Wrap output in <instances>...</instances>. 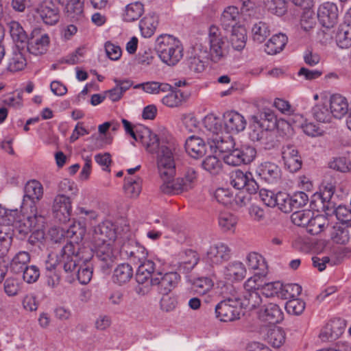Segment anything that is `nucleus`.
Here are the masks:
<instances>
[{"instance_id":"obj_54","label":"nucleus","mask_w":351,"mask_h":351,"mask_svg":"<svg viewBox=\"0 0 351 351\" xmlns=\"http://www.w3.org/2000/svg\"><path fill=\"white\" fill-rule=\"evenodd\" d=\"M203 47L201 46L199 48L200 53H203L202 51ZM201 57H204V53L202 56L195 53L193 56H190L187 60V65L189 71L193 73H200L205 70L206 68V62L203 60Z\"/></svg>"},{"instance_id":"obj_22","label":"nucleus","mask_w":351,"mask_h":351,"mask_svg":"<svg viewBox=\"0 0 351 351\" xmlns=\"http://www.w3.org/2000/svg\"><path fill=\"white\" fill-rule=\"evenodd\" d=\"M10 37L14 47H26L28 43V36L21 23L16 21L4 19Z\"/></svg>"},{"instance_id":"obj_52","label":"nucleus","mask_w":351,"mask_h":351,"mask_svg":"<svg viewBox=\"0 0 351 351\" xmlns=\"http://www.w3.org/2000/svg\"><path fill=\"white\" fill-rule=\"evenodd\" d=\"M147 93L158 94L160 92H167L171 90V86L167 83H160L158 82H147L138 84L135 88H140Z\"/></svg>"},{"instance_id":"obj_47","label":"nucleus","mask_w":351,"mask_h":351,"mask_svg":"<svg viewBox=\"0 0 351 351\" xmlns=\"http://www.w3.org/2000/svg\"><path fill=\"white\" fill-rule=\"evenodd\" d=\"M142 188V180L138 176H130L125 178L124 191L130 197H136L139 195Z\"/></svg>"},{"instance_id":"obj_24","label":"nucleus","mask_w":351,"mask_h":351,"mask_svg":"<svg viewBox=\"0 0 351 351\" xmlns=\"http://www.w3.org/2000/svg\"><path fill=\"white\" fill-rule=\"evenodd\" d=\"M45 23L50 25L56 24L59 20V10L51 1H43L36 8Z\"/></svg>"},{"instance_id":"obj_11","label":"nucleus","mask_w":351,"mask_h":351,"mask_svg":"<svg viewBox=\"0 0 351 351\" xmlns=\"http://www.w3.org/2000/svg\"><path fill=\"white\" fill-rule=\"evenodd\" d=\"M86 232V228L84 225L81 223L73 224L64 231V230H60L59 228H51L49 230L51 239L56 243L60 242L62 239L64 238L70 239L71 243H78L82 241Z\"/></svg>"},{"instance_id":"obj_51","label":"nucleus","mask_w":351,"mask_h":351,"mask_svg":"<svg viewBox=\"0 0 351 351\" xmlns=\"http://www.w3.org/2000/svg\"><path fill=\"white\" fill-rule=\"evenodd\" d=\"M218 223L222 231L233 232L237 223V217L230 213H221L218 217Z\"/></svg>"},{"instance_id":"obj_53","label":"nucleus","mask_w":351,"mask_h":351,"mask_svg":"<svg viewBox=\"0 0 351 351\" xmlns=\"http://www.w3.org/2000/svg\"><path fill=\"white\" fill-rule=\"evenodd\" d=\"M214 283L210 278L200 277L193 281L192 289L196 294L203 295L210 291Z\"/></svg>"},{"instance_id":"obj_7","label":"nucleus","mask_w":351,"mask_h":351,"mask_svg":"<svg viewBox=\"0 0 351 351\" xmlns=\"http://www.w3.org/2000/svg\"><path fill=\"white\" fill-rule=\"evenodd\" d=\"M56 261L65 272H72L81 261L80 254L75 250V246L71 242L67 243L56 255Z\"/></svg>"},{"instance_id":"obj_38","label":"nucleus","mask_w":351,"mask_h":351,"mask_svg":"<svg viewBox=\"0 0 351 351\" xmlns=\"http://www.w3.org/2000/svg\"><path fill=\"white\" fill-rule=\"evenodd\" d=\"M288 38L285 34L274 35L265 44V51L267 53L274 55L280 52L287 43Z\"/></svg>"},{"instance_id":"obj_15","label":"nucleus","mask_w":351,"mask_h":351,"mask_svg":"<svg viewBox=\"0 0 351 351\" xmlns=\"http://www.w3.org/2000/svg\"><path fill=\"white\" fill-rule=\"evenodd\" d=\"M346 329L345 321L341 318H334L322 329L319 338L323 341H332L339 338Z\"/></svg>"},{"instance_id":"obj_30","label":"nucleus","mask_w":351,"mask_h":351,"mask_svg":"<svg viewBox=\"0 0 351 351\" xmlns=\"http://www.w3.org/2000/svg\"><path fill=\"white\" fill-rule=\"evenodd\" d=\"M259 316L269 324H277L283 319L284 314L278 304L269 303L263 306L259 312Z\"/></svg>"},{"instance_id":"obj_21","label":"nucleus","mask_w":351,"mask_h":351,"mask_svg":"<svg viewBox=\"0 0 351 351\" xmlns=\"http://www.w3.org/2000/svg\"><path fill=\"white\" fill-rule=\"evenodd\" d=\"M136 272V282L140 285H150V280L153 277H156V275L159 269L157 268V263L151 259L147 258L140 262Z\"/></svg>"},{"instance_id":"obj_13","label":"nucleus","mask_w":351,"mask_h":351,"mask_svg":"<svg viewBox=\"0 0 351 351\" xmlns=\"http://www.w3.org/2000/svg\"><path fill=\"white\" fill-rule=\"evenodd\" d=\"M116 238V226L110 221H104L94 228L93 243H114Z\"/></svg>"},{"instance_id":"obj_58","label":"nucleus","mask_w":351,"mask_h":351,"mask_svg":"<svg viewBox=\"0 0 351 351\" xmlns=\"http://www.w3.org/2000/svg\"><path fill=\"white\" fill-rule=\"evenodd\" d=\"M58 191L60 193L58 195H64L72 198L76 196L78 189L73 181L65 178L59 182Z\"/></svg>"},{"instance_id":"obj_27","label":"nucleus","mask_w":351,"mask_h":351,"mask_svg":"<svg viewBox=\"0 0 351 351\" xmlns=\"http://www.w3.org/2000/svg\"><path fill=\"white\" fill-rule=\"evenodd\" d=\"M225 279L230 282L242 280L246 276L245 265L239 261H233L228 264L223 269Z\"/></svg>"},{"instance_id":"obj_25","label":"nucleus","mask_w":351,"mask_h":351,"mask_svg":"<svg viewBox=\"0 0 351 351\" xmlns=\"http://www.w3.org/2000/svg\"><path fill=\"white\" fill-rule=\"evenodd\" d=\"M140 130H136L138 133V137L136 141L141 142L145 147L147 152L154 153L159 151L160 142L157 135L153 133L149 128L147 127H139Z\"/></svg>"},{"instance_id":"obj_18","label":"nucleus","mask_w":351,"mask_h":351,"mask_svg":"<svg viewBox=\"0 0 351 351\" xmlns=\"http://www.w3.org/2000/svg\"><path fill=\"white\" fill-rule=\"evenodd\" d=\"M317 18L322 26L332 27L337 21V6L331 2L322 3L317 10Z\"/></svg>"},{"instance_id":"obj_8","label":"nucleus","mask_w":351,"mask_h":351,"mask_svg":"<svg viewBox=\"0 0 351 351\" xmlns=\"http://www.w3.org/2000/svg\"><path fill=\"white\" fill-rule=\"evenodd\" d=\"M256 149L250 145H244L240 148L233 149L223 156L225 163L231 166H239L251 162L256 157Z\"/></svg>"},{"instance_id":"obj_61","label":"nucleus","mask_w":351,"mask_h":351,"mask_svg":"<svg viewBox=\"0 0 351 351\" xmlns=\"http://www.w3.org/2000/svg\"><path fill=\"white\" fill-rule=\"evenodd\" d=\"M313 213L310 210H302L294 212L291 216V221L298 226L306 227Z\"/></svg>"},{"instance_id":"obj_23","label":"nucleus","mask_w":351,"mask_h":351,"mask_svg":"<svg viewBox=\"0 0 351 351\" xmlns=\"http://www.w3.org/2000/svg\"><path fill=\"white\" fill-rule=\"evenodd\" d=\"M257 173L265 182L274 184L281 178V169L275 163L271 162H262L257 168Z\"/></svg>"},{"instance_id":"obj_2","label":"nucleus","mask_w":351,"mask_h":351,"mask_svg":"<svg viewBox=\"0 0 351 351\" xmlns=\"http://www.w3.org/2000/svg\"><path fill=\"white\" fill-rule=\"evenodd\" d=\"M156 50L162 62L169 66H175L183 57V47L175 37L164 34L156 40Z\"/></svg>"},{"instance_id":"obj_42","label":"nucleus","mask_w":351,"mask_h":351,"mask_svg":"<svg viewBox=\"0 0 351 351\" xmlns=\"http://www.w3.org/2000/svg\"><path fill=\"white\" fill-rule=\"evenodd\" d=\"M246 264L249 269L258 271L256 274L265 275L267 265L263 257L258 253L251 252L246 257Z\"/></svg>"},{"instance_id":"obj_12","label":"nucleus","mask_w":351,"mask_h":351,"mask_svg":"<svg viewBox=\"0 0 351 351\" xmlns=\"http://www.w3.org/2000/svg\"><path fill=\"white\" fill-rule=\"evenodd\" d=\"M49 44V37L47 34H42L40 29L35 28L28 38L25 49L36 56L46 53Z\"/></svg>"},{"instance_id":"obj_19","label":"nucleus","mask_w":351,"mask_h":351,"mask_svg":"<svg viewBox=\"0 0 351 351\" xmlns=\"http://www.w3.org/2000/svg\"><path fill=\"white\" fill-rule=\"evenodd\" d=\"M281 154L285 167L290 172L295 173L301 169L302 165L301 156L293 145L283 146Z\"/></svg>"},{"instance_id":"obj_35","label":"nucleus","mask_w":351,"mask_h":351,"mask_svg":"<svg viewBox=\"0 0 351 351\" xmlns=\"http://www.w3.org/2000/svg\"><path fill=\"white\" fill-rule=\"evenodd\" d=\"M239 293H241V300H239V302L243 308L252 310L258 307L263 302L262 298L258 291H239Z\"/></svg>"},{"instance_id":"obj_62","label":"nucleus","mask_w":351,"mask_h":351,"mask_svg":"<svg viewBox=\"0 0 351 351\" xmlns=\"http://www.w3.org/2000/svg\"><path fill=\"white\" fill-rule=\"evenodd\" d=\"M305 306L306 304L303 300L295 298L286 302L285 309L290 315H299L303 313Z\"/></svg>"},{"instance_id":"obj_6","label":"nucleus","mask_w":351,"mask_h":351,"mask_svg":"<svg viewBox=\"0 0 351 351\" xmlns=\"http://www.w3.org/2000/svg\"><path fill=\"white\" fill-rule=\"evenodd\" d=\"M43 195V185L38 181L32 180L28 181L24 187V195L21 205L22 213L28 214L29 210H37L36 203Z\"/></svg>"},{"instance_id":"obj_55","label":"nucleus","mask_w":351,"mask_h":351,"mask_svg":"<svg viewBox=\"0 0 351 351\" xmlns=\"http://www.w3.org/2000/svg\"><path fill=\"white\" fill-rule=\"evenodd\" d=\"M203 123L206 130L212 133L211 137L219 135V133L222 131L221 121L214 114L206 115L204 119Z\"/></svg>"},{"instance_id":"obj_63","label":"nucleus","mask_w":351,"mask_h":351,"mask_svg":"<svg viewBox=\"0 0 351 351\" xmlns=\"http://www.w3.org/2000/svg\"><path fill=\"white\" fill-rule=\"evenodd\" d=\"M125 253L128 255L129 258L134 263H139L145 258H147V253L144 247L140 245H135L131 247V249L125 250Z\"/></svg>"},{"instance_id":"obj_16","label":"nucleus","mask_w":351,"mask_h":351,"mask_svg":"<svg viewBox=\"0 0 351 351\" xmlns=\"http://www.w3.org/2000/svg\"><path fill=\"white\" fill-rule=\"evenodd\" d=\"M71 197L64 195H57L53 200L52 210L60 221H69L72 212Z\"/></svg>"},{"instance_id":"obj_43","label":"nucleus","mask_w":351,"mask_h":351,"mask_svg":"<svg viewBox=\"0 0 351 351\" xmlns=\"http://www.w3.org/2000/svg\"><path fill=\"white\" fill-rule=\"evenodd\" d=\"M312 114L317 121L322 123H330L333 118L327 102H319L315 105L312 108Z\"/></svg>"},{"instance_id":"obj_41","label":"nucleus","mask_w":351,"mask_h":351,"mask_svg":"<svg viewBox=\"0 0 351 351\" xmlns=\"http://www.w3.org/2000/svg\"><path fill=\"white\" fill-rule=\"evenodd\" d=\"M30 261V255L27 252H18L10 262V270L14 274H21L27 267Z\"/></svg>"},{"instance_id":"obj_29","label":"nucleus","mask_w":351,"mask_h":351,"mask_svg":"<svg viewBox=\"0 0 351 351\" xmlns=\"http://www.w3.org/2000/svg\"><path fill=\"white\" fill-rule=\"evenodd\" d=\"M185 150L193 158H199L206 154V143L202 138L191 136L185 141Z\"/></svg>"},{"instance_id":"obj_49","label":"nucleus","mask_w":351,"mask_h":351,"mask_svg":"<svg viewBox=\"0 0 351 351\" xmlns=\"http://www.w3.org/2000/svg\"><path fill=\"white\" fill-rule=\"evenodd\" d=\"M270 34L268 24L263 21L255 23L252 27V38L258 43H263Z\"/></svg>"},{"instance_id":"obj_37","label":"nucleus","mask_w":351,"mask_h":351,"mask_svg":"<svg viewBox=\"0 0 351 351\" xmlns=\"http://www.w3.org/2000/svg\"><path fill=\"white\" fill-rule=\"evenodd\" d=\"M329 226L328 219L323 215H312L306 228V231L312 235H317L324 232Z\"/></svg>"},{"instance_id":"obj_45","label":"nucleus","mask_w":351,"mask_h":351,"mask_svg":"<svg viewBox=\"0 0 351 351\" xmlns=\"http://www.w3.org/2000/svg\"><path fill=\"white\" fill-rule=\"evenodd\" d=\"M114 82L116 86L107 92L108 97L113 101H118L120 100L123 93L132 86V82L130 80H120L114 79Z\"/></svg>"},{"instance_id":"obj_26","label":"nucleus","mask_w":351,"mask_h":351,"mask_svg":"<svg viewBox=\"0 0 351 351\" xmlns=\"http://www.w3.org/2000/svg\"><path fill=\"white\" fill-rule=\"evenodd\" d=\"M26 51L25 47H14L12 48L7 66V69L9 71L17 72L25 67L27 64V60L25 57Z\"/></svg>"},{"instance_id":"obj_64","label":"nucleus","mask_w":351,"mask_h":351,"mask_svg":"<svg viewBox=\"0 0 351 351\" xmlns=\"http://www.w3.org/2000/svg\"><path fill=\"white\" fill-rule=\"evenodd\" d=\"M268 341L275 348L280 347L285 341V332L279 327L270 330L268 334Z\"/></svg>"},{"instance_id":"obj_1","label":"nucleus","mask_w":351,"mask_h":351,"mask_svg":"<svg viewBox=\"0 0 351 351\" xmlns=\"http://www.w3.org/2000/svg\"><path fill=\"white\" fill-rule=\"evenodd\" d=\"M206 43L208 47H205L204 57L213 63L222 62L226 60L229 55V44L218 27L211 25L209 27Z\"/></svg>"},{"instance_id":"obj_28","label":"nucleus","mask_w":351,"mask_h":351,"mask_svg":"<svg viewBox=\"0 0 351 351\" xmlns=\"http://www.w3.org/2000/svg\"><path fill=\"white\" fill-rule=\"evenodd\" d=\"M328 104L333 118L340 119L348 112V102L346 98L341 95H332Z\"/></svg>"},{"instance_id":"obj_48","label":"nucleus","mask_w":351,"mask_h":351,"mask_svg":"<svg viewBox=\"0 0 351 351\" xmlns=\"http://www.w3.org/2000/svg\"><path fill=\"white\" fill-rule=\"evenodd\" d=\"M335 40L341 49H348L351 47V27L349 25H341L337 32Z\"/></svg>"},{"instance_id":"obj_31","label":"nucleus","mask_w":351,"mask_h":351,"mask_svg":"<svg viewBox=\"0 0 351 351\" xmlns=\"http://www.w3.org/2000/svg\"><path fill=\"white\" fill-rule=\"evenodd\" d=\"M178 269L183 273L190 272L198 263L199 256L198 254L192 250H186L180 253Z\"/></svg>"},{"instance_id":"obj_10","label":"nucleus","mask_w":351,"mask_h":351,"mask_svg":"<svg viewBox=\"0 0 351 351\" xmlns=\"http://www.w3.org/2000/svg\"><path fill=\"white\" fill-rule=\"evenodd\" d=\"M230 184L234 189L245 190L250 194H255L259 189L250 172H243L239 169L231 173Z\"/></svg>"},{"instance_id":"obj_34","label":"nucleus","mask_w":351,"mask_h":351,"mask_svg":"<svg viewBox=\"0 0 351 351\" xmlns=\"http://www.w3.org/2000/svg\"><path fill=\"white\" fill-rule=\"evenodd\" d=\"M208 140L211 148H215L221 153L228 154L234 147V139L230 136L217 135L215 137H209Z\"/></svg>"},{"instance_id":"obj_3","label":"nucleus","mask_w":351,"mask_h":351,"mask_svg":"<svg viewBox=\"0 0 351 351\" xmlns=\"http://www.w3.org/2000/svg\"><path fill=\"white\" fill-rule=\"evenodd\" d=\"M239 300H241V293L239 291L234 289L228 297L215 306L217 317L221 322H233L240 319L243 314V308Z\"/></svg>"},{"instance_id":"obj_33","label":"nucleus","mask_w":351,"mask_h":351,"mask_svg":"<svg viewBox=\"0 0 351 351\" xmlns=\"http://www.w3.org/2000/svg\"><path fill=\"white\" fill-rule=\"evenodd\" d=\"M113 243H93L96 249L97 257L104 263V268L110 267L112 264L114 255L112 250Z\"/></svg>"},{"instance_id":"obj_50","label":"nucleus","mask_w":351,"mask_h":351,"mask_svg":"<svg viewBox=\"0 0 351 351\" xmlns=\"http://www.w3.org/2000/svg\"><path fill=\"white\" fill-rule=\"evenodd\" d=\"M239 10L235 6L228 7L222 13L221 17V25L226 29L229 27H237L239 19Z\"/></svg>"},{"instance_id":"obj_46","label":"nucleus","mask_w":351,"mask_h":351,"mask_svg":"<svg viewBox=\"0 0 351 351\" xmlns=\"http://www.w3.org/2000/svg\"><path fill=\"white\" fill-rule=\"evenodd\" d=\"M90 256L86 257L82 263L78 264L80 267L77 270V279L82 285L88 284L93 276V267L90 261Z\"/></svg>"},{"instance_id":"obj_57","label":"nucleus","mask_w":351,"mask_h":351,"mask_svg":"<svg viewBox=\"0 0 351 351\" xmlns=\"http://www.w3.org/2000/svg\"><path fill=\"white\" fill-rule=\"evenodd\" d=\"M330 235L335 243L341 245L346 244L350 239L349 230L341 226H333Z\"/></svg>"},{"instance_id":"obj_36","label":"nucleus","mask_w":351,"mask_h":351,"mask_svg":"<svg viewBox=\"0 0 351 351\" xmlns=\"http://www.w3.org/2000/svg\"><path fill=\"white\" fill-rule=\"evenodd\" d=\"M133 269L128 263H121L114 269L112 275V280L119 285L128 282L133 276Z\"/></svg>"},{"instance_id":"obj_5","label":"nucleus","mask_w":351,"mask_h":351,"mask_svg":"<svg viewBox=\"0 0 351 351\" xmlns=\"http://www.w3.org/2000/svg\"><path fill=\"white\" fill-rule=\"evenodd\" d=\"M197 176L198 173L194 168L187 167L182 177L163 182L160 190L166 194H179L189 191L195 186Z\"/></svg>"},{"instance_id":"obj_40","label":"nucleus","mask_w":351,"mask_h":351,"mask_svg":"<svg viewBox=\"0 0 351 351\" xmlns=\"http://www.w3.org/2000/svg\"><path fill=\"white\" fill-rule=\"evenodd\" d=\"M144 5L140 1L129 3L125 6L123 19L126 22H134L138 20L144 13Z\"/></svg>"},{"instance_id":"obj_56","label":"nucleus","mask_w":351,"mask_h":351,"mask_svg":"<svg viewBox=\"0 0 351 351\" xmlns=\"http://www.w3.org/2000/svg\"><path fill=\"white\" fill-rule=\"evenodd\" d=\"M302 291V287L298 284H286L281 283V289L279 298L282 300H292L297 298Z\"/></svg>"},{"instance_id":"obj_60","label":"nucleus","mask_w":351,"mask_h":351,"mask_svg":"<svg viewBox=\"0 0 351 351\" xmlns=\"http://www.w3.org/2000/svg\"><path fill=\"white\" fill-rule=\"evenodd\" d=\"M184 98L185 96L181 90H174L165 96L162 99V103L168 107L174 108L180 105Z\"/></svg>"},{"instance_id":"obj_20","label":"nucleus","mask_w":351,"mask_h":351,"mask_svg":"<svg viewBox=\"0 0 351 351\" xmlns=\"http://www.w3.org/2000/svg\"><path fill=\"white\" fill-rule=\"evenodd\" d=\"M223 121L224 129L228 133L237 134L244 130L247 125L245 117L234 110L226 112L223 115Z\"/></svg>"},{"instance_id":"obj_59","label":"nucleus","mask_w":351,"mask_h":351,"mask_svg":"<svg viewBox=\"0 0 351 351\" xmlns=\"http://www.w3.org/2000/svg\"><path fill=\"white\" fill-rule=\"evenodd\" d=\"M204 169L211 174H218L221 171V161L215 156H207L202 163Z\"/></svg>"},{"instance_id":"obj_32","label":"nucleus","mask_w":351,"mask_h":351,"mask_svg":"<svg viewBox=\"0 0 351 351\" xmlns=\"http://www.w3.org/2000/svg\"><path fill=\"white\" fill-rule=\"evenodd\" d=\"M158 25V16L154 12L148 13L139 22V29L144 38H150Z\"/></svg>"},{"instance_id":"obj_9","label":"nucleus","mask_w":351,"mask_h":351,"mask_svg":"<svg viewBox=\"0 0 351 351\" xmlns=\"http://www.w3.org/2000/svg\"><path fill=\"white\" fill-rule=\"evenodd\" d=\"M180 281V276L178 272L170 271L162 274L158 271L156 277L150 280V285L157 287L161 294L169 293L175 289Z\"/></svg>"},{"instance_id":"obj_17","label":"nucleus","mask_w":351,"mask_h":351,"mask_svg":"<svg viewBox=\"0 0 351 351\" xmlns=\"http://www.w3.org/2000/svg\"><path fill=\"white\" fill-rule=\"evenodd\" d=\"M26 217L23 220H19L15 227L17 231L22 236L25 237L30 233L35 227L38 225H42L44 223V217L41 214H39L38 210H29L28 214H24Z\"/></svg>"},{"instance_id":"obj_14","label":"nucleus","mask_w":351,"mask_h":351,"mask_svg":"<svg viewBox=\"0 0 351 351\" xmlns=\"http://www.w3.org/2000/svg\"><path fill=\"white\" fill-rule=\"evenodd\" d=\"M231 256L230 247L223 243H217L210 246L206 254V261L211 265H221L228 261Z\"/></svg>"},{"instance_id":"obj_44","label":"nucleus","mask_w":351,"mask_h":351,"mask_svg":"<svg viewBox=\"0 0 351 351\" xmlns=\"http://www.w3.org/2000/svg\"><path fill=\"white\" fill-rule=\"evenodd\" d=\"M253 120L256 121L266 130H271L276 127L277 119L274 112L270 109H264L258 116H254Z\"/></svg>"},{"instance_id":"obj_4","label":"nucleus","mask_w":351,"mask_h":351,"mask_svg":"<svg viewBox=\"0 0 351 351\" xmlns=\"http://www.w3.org/2000/svg\"><path fill=\"white\" fill-rule=\"evenodd\" d=\"M176 148L173 144L162 145L157 155V167L164 182L171 181L176 175L174 154Z\"/></svg>"},{"instance_id":"obj_39","label":"nucleus","mask_w":351,"mask_h":351,"mask_svg":"<svg viewBox=\"0 0 351 351\" xmlns=\"http://www.w3.org/2000/svg\"><path fill=\"white\" fill-rule=\"evenodd\" d=\"M230 43L232 47L237 51L242 50L246 44L247 32L242 25L234 27L230 35Z\"/></svg>"}]
</instances>
